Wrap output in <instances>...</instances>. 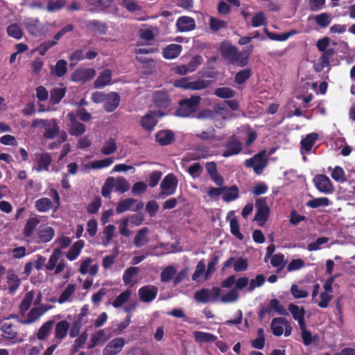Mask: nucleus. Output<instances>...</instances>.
I'll return each mask as SVG.
<instances>
[{
    "label": "nucleus",
    "instance_id": "nucleus-42",
    "mask_svg": "<svg viewBox=\"0 0 355 355\" xmlns=\"http://www.w3.org/2000/svg\"><path fill=\"white\" fill-rule=\"evenodd\" d=\"M52 123L49 122V125H47L45 128L44 137L46 139H53L59 133V126L57 124L55 120H51Z\"/></svg>",
    "mask_w": 355,
    "mask_h": 355
},
{
    "label": "nucleus",
    "instance_id": "nucleus-13",
    "mask_svg": "<svg viewBox=\"0 0 355 355\" xmlns=\"http://www.w3.org/2000/svg\"><path fill=\"white\" fill-rule=\"evenodd\" d=\"M55 236V230L51 227H40L35 236L36 243H46L50 242Z\"/></svg>",
    "mask_w": 355,
    "mask_h": 355
},
{
    "label": "nucleus",
    "instance_id": "nucleus-26",
    "mask_svg": "<svg viewBox=\"0 0 355 355\" xmlns=\"http://www.w3.org/2000/svg\"><path fill=\"white\" fill-rule=\"evenodd\" d=\"M40 223V220L37 216L29 218L23 229L24 236L25 238L31 237Z\"/></svg>",
    "mask_w": 355,
    "mask_h": 355
},
{
    "label": "nucleus",
    "instance_id": "nucleus-19",
    "mask_svg": "<svg viewBox=\"0 0 355 355\" xmlns=\"http://www.w3.org/2000/svg\"><path fill=\"white\" fill-rule=\"evenodd\" d=\"M175 140V135L171 130H162L155 135V141L160 146H167Z\"/></svg>",
    "mask_w": 355,
    "mask_h": 355
},
{
    "label": "nucleus",
    "instance_id": "nucleus-58",
    "mask_svg": "<svg viewBox=\"0 0 355 355\" xmlns=\"http://www.w3.org/2000/svg\"><path fill=\"white\" fill-rule=\"evenodd\" d=\"M117 149L116 142L114 139H110L105 141L104 146L101 148V153L108 155L114 153Z\"/></svg>",
    "mask_w": 355,
    "mask_h": 355
},
{
    "label": "nucleus",
    "instance_id": "nucleus-15",
    "mask_svg": "<svg viewBox=\"0 0 355 355\" xmlns=\"http://www.w3.org/2000/svg\"><path fill=\"white\" fill-rule=\"evenodd\" d=\"M238 49L234 45H223L220 47V53L225 60L231 64H235L237 61Z\"/></svg>",
    "mask_w": 355,
    "mask_h": 355
},
{
    "label": "nucleus",
    "instance_id": "nucleus-24",
    "mask_svg": "<svg viewBox=\"0 0 355 355\" xmlns=\"http://www.w3.org/2000/svg\"><path fill=\"white\" fill-rule=\"evenodd\" d=\"M87 26L94 33L101 35H105L108 30V25L107 23L102 22L96 19L87 21Z\"/></svg>",
    "mask_w": 355,
    "mask_h": 355
},
{
    "label": "nucleus",
    "instance_id": "nucleus-60",
    "mask_svg": "<svg viewBox=\"0 0 355 355\" xmlns=\"http://www.w3.org/2000/svg\"><path fill=\"white\" fill-rule=\"evenodd\" d=\"M139 268L137 267L131 266L128 268L123 272V281L125 285H128L131 283L132 277L138 272Z\"/></svg>",
    "mask_w": 355,
    "mask_h": 355
},
{
    "label": "nucleus",
    "instance_id": "nucleus-39",
    "mask_svg": "<svg viewBox=\"0 0 355 355\" xmlns=\"http://www.w3.org/2000/svg\"><path fill=\"white\" fill-rule=\"evenodd\" d=\"M69 327V323L66 320H62L56 324L55 329V337L58 339L64 338Z\"/></svg>",
    "mask_w": 355,
    "mask_h": 355
},
{
    "label": "nucleus",
    "instance_id": "nucleus-47",
    "mask_svg": "<svg viewBox=\"0 0 355 355\" xmlns=\"http://www.w3.org/2000/svg\"><path fill=\"white\" fill-rule=\"evenodd\" d=\"M194 338L197 342L209 343L215 342L217 339V337L211 333L196 331L194 333Z\"/></svg>",
    "mask_w": 355,
    "mask_h": 355
},
{
    "label": "nucleus",
    "instance_id": "nucleus-12",
    "mask_svg": "<svg viewBox=\"0 0 355 355\" xmlns=\"http://www.w3.org/2000/svg\"><path fill=\"white\" fill-rule=\"evenodd\" d=\"M157 293V288L152 285L144 286L138 291L141 301L146 303L153 301L156 298Z\"/></svg>",
    "mask_w": 355,
    "mask_h": 355
},
{
    "label": "nucleus",
    "instance_id": "nucleus-46",
    "mask_svg": "<svg viewBox=\"0 0 355 355\" xmlns=\"http://www.w3.org/2000/svg\"><path fill=\"white\" fill-rule=\"evenodd\" d=\"M177 270L173 266H168L163 269L160 275V279L162 282H170L176 275Z\"/></svg>",
    "mask_w": 355,
    "mask_h": 355
},
{
    "label": "nucleus",
    "instance_id": "nucleus-8",
    "mask_svg": "<svg viewBox=\"0 0 355 355\" xmlns=\"http://www.w3.org/2000/svg\"><path fill=\"white\" fill-rule=\"evenodd\" d=\"M96 75L95 70L91 68H80L71 74V80L75 83L86 82L92 80Z\"/></svg>",
    "mask_w": 355,
    "mask_h": 355
},
{
    "label": "nucleus",
    "instance_id": "nucleus-14",
    "mask_svg": "<svg viewBox=\"0 0 355 355\" xmlns=\"http://www.w3.org/2000/svg\"><path fill=\"white\" fill-rule=\"evenodd\" d=\"M6 282L8 284V293L14 295L21 285V279L15 271L10 269L7 271Z\"/></svg>",
    "mask_w": 355,
    "mask_h": 355
},
{
    "label": "nucleus",
    "instance_id": "nucleus-37",
    "mask_svg": "<svg viewBox=\"0 0 355 355\" xmlns=\"http://www.w3.org/2000/svg\"><path fill=\"white\" fill-rule=\"evenodd\" d=\"M35 207L40 212H46L52 209L53 202L49 198L44 197L35 201Z\"/></svg>",
    "mask_w": 355,
    "mask_h": 355
},
{
    "label": "nucleus",
    "instance_id": "nucleus-56",
    "mask_svg": "<svg viewBox=\"0 0 355 355\" xmlns=\"http://www.w3.org/2000/svg\"><path fill=\"white\" fill-rule=\"evenodd\" d=\"M209 293V289L202 288L195 293L194 297L199 302L207 303L211 301Z\"/></svg>",
    "mask_w": 355,
    "mask_h": 355
},
{
    "label": "nucleus",
    "instance_id": "nucleus-4",
    "mask_svg": "<svg viewBox=\"0 0 355 355\" xmlns=\"http://www.w3.org/2000/svg\"><path fill=\"white\" fill-rule=\"evenodd\" d=\"M178 179L173 173L166 175L160 184L162 191L158 198H164L166 196H171L175 193L178 186Z\"/></svg>",
    "mask_w": 355,
    "mask_h": 355
},
{
    "label": "nucleus",
    "instance_id": "nucleus-38",
    "mask_svg": "<svg viewBox=\"0 0 355 355\" xmlns=\"http://www.w3.org/2000/svg\"><path fill=\"white\" fill-rule=\"evenodd\" d=\"M275 311L279 315H288V313L286 311V308L279 304V302L277 299L273 298L270 300L269 305L267 306V311Z\"/></svg>",
    "mask_w": 355,
    "mask_h": 355
},
{
    "label": "nucleus",
    "instance_id": "nucleus-27",
    "mask_svg": "<svg viewBox=\"0 0 355 355\" xmlns=\"http://www.w3.org/2000/svg\"><path fill=\"white\" fill-rule=\"evenodd\" d=\"M182 50V47L180 44H171L163 49V57L166 59H174L179 56Z\"/></svg>",
    "mask_w": 355,
    "mask_h": 355
},
{
    "label": "nucleus",
    "instance_id": "nucleus-1",
    "mask_svg": "<svg viewBox=\"0 0 355 355\" xmlns=\"http://www.w3.org/2000/svg\"><path fill=\"white\" fill-rule=\"evenodd\" d=\"M201 98L198 95L191 96L179 101V106L175 111V115L180 117H187L195 112L200 104Z\"/></svg>",
    "mask_w": 355,
    "mask_h": 355
},
{
    "label": "nucleus",
    "instance_id": "nucleus-54",
    "mask_svg": "<svg viewBox=\"0 0 355 355\" xmlns=\"http://www.w3.org/2000/svg\"><path fill=\"white\" fill-rule=\"evenodd\" d=\"M214 94L221 98H231L234 96L235 92L230 87H218L215 89Z\"/></svg>",
    "mask_w": 355,
    "mask_h": 355
},
{
    "label": "nucleus",
    "instance_id": "nucleus-57",
    "mask_svg": "<svg viewBox=\"0 0 355 355\" xmlns=\"http://www.w3.org/2000/svg\"><path fill=\"white\" fill-rule=\"evenodd\" d=\"M114 185V178H108L102 187L101 193L104 198H110Z\"/></svg>",
    "mask_w": 355,
    "mask_h": 355
},
{
    "label": "nucleus",
    "instance_id": "nucleus-33",
    "mask_svg": "<svg viewBox=\"0 0 355 355\" xmlns=\"http://www.w3.org/2000/svg\"><path fill=\"white\" fill-rule=\"evenodd\" d=\"M148 234V229L147 227L140 229L136 234L134 239V245L137 248H141L147 244L149 241V239L147 238Z\"/></svg>",
    "mask_w": 355,
    "mask_h": 355
},
{
    "label": "nucleus",
    "instance_id": "nucleus-16",
    "mask_svg": "<svg viewBox=\"0 0 355 355\" xmlns=\"http://www.w3.org/2000/svg\"><path fill=\"white\" fill-rule=\"evenodd\" d=\"M169 95L164 91H157L153 95V103L155 106L162 109H166L171 106Z\"/></svg>",
    "mask_w": 355,
    "mask_h": 355
},
{
    "label": "nucleus",
    "instance_id": "nucleus-7",
    "mask_svg": "<svg viewBox=\"0 0 355 355\" xmlns=\"http://www.w3.org/2000/svg\"><path fill=\"white\" fill-rule=\"evenodd\" d=\"M125 345V340L119 337L110 341L103 350V355H117Z\"/></svg>",
    "mask_w": 355,
    "mask_h": 355
},
{
    "label": "nucleus",
    "instance_id": "nucleus-53",
    "mask_svg": "<svg viewBox=\"0 0 355 355\" xmlns=\"http://www.w3.org/2000/svg\"><path fill=\"white\" fill-rule=\"evenodd\" d=\"M7 33L10 37L20 40L23 36V31L19 25L14 23L7 27Z\"/></svg>",
    "mask_w": 355,
    "mask_h": 355
},
{
    "label": "nucleus",
    "instance_id": "nucleus-31",
    "mask_svg": "<svg viewBox=\"0 0 355 355\" xmlns=\"http://www.w3.org/2000/svg\"><path fill=\"white\" fill-rule=\"evenodd\" d=\"M62 87H54L50 92V102L53 105L58 104L66 94V87L61 85Z\"/></svg>",
    "mask_w": 355,
    "mask_h": 355
},
{
    "label": "nucleus",
    "instance_id": "nucleus-18",
    "mask_svg": "<svg viewBox=\"0 0 355 355\" xmlns=\"http://www.w3.org/2000/svg\"><path fill=\"white\" fill-rule=\"evenodd\" d=\"M121 101L120 96L115 92L107 94L106 100L103 105L104 110L107 112H114L119 105Z\"/></svg>",
    "mask_w": 355,
    "mask_h": 355
},
{
    "label": "nucleus",
    "instance_id": "nucleus-23",
    "mask_svg": "<svg viewBox=\"0 0 355 355\" xmlns=\"http://www.w3.org/2000/svg\"><path fill=\"white\" fill-rule=\"evenodd\" d=\"M24 24L30 35L38 36L41 34L42 28L38 19H27L24 21Z\"/></svg>",
    "mask_w": 355,
    "mask_h": 355
},
{
    "label": "nucleus",
    "instance_id": "nucleus-52",
    "mask_svg": "<svg viewBox=\"0 0 355 355\" xmlns=\"http://www.w3.org/2000/svg\"><path fill=\"white\" fill-rule=\"evenodd\" d=\"M76 291V285L74 284H69L65 288V289L60 294L58 302L60 304H62L67 302L69 297L74 293Z\"/></svg>",
    "mask_w": 355,
    "mask_h": 355
},
{
    "label": "nucleus",
    "instance_id": "nucleus-5",
    "mask_svg": "<svg viewBox=\"0 0 355 355\" xmlns=\"http://www.w3.org/2000/svg\"><path fill=\"white\" fill-rule=\"evenodd\" d=\"M257 212L254 220L259 223V225H263L268 220L270 209L267 205L265 198H259L256 200Z\"/></svg>",
    "mask_w": 355,
    "mask_h": 355
},
{
    "label": "nucleus",
    "instance_id": "nucleus-35",
    "mask_svg": "<svg viewBox=\"0 0 355 355\" xmlns=\"http://www.w3.org/2000/svg\"><path fill=\"white\" fill-rule=\"evenodd\" d=\"M137 202V200L136 199L132 198L120 200L116 207V214H120L131 209V207Z\"/></svg>",
    "mask_w": 355,
    "mask_h": 355
},
{
    "label": "nucleus",
    "instance_id": "nucleus-62",
    "mask_svg": "<svg viewBox=\"0 0 355 355\" xmlns=\"http://www.w3.org/2000/svg\"><path fill=\"white\" fill-rule=\"evenodd\" d=\"M288 310L291 313L293 318L295 320H299V318H303L305 315L304 308H300L297 305L294 304H290L288 305Z\"/></svg>",
    "mask_w": 355,
    "mask_h": 355
},
{
    "label": "nucleus",
    "instance_id": "nucleus-61",
    "mask_svg": "<svg viewBox=\"0 0 355 355\" xmlns=\"http://www.w3.org/2000/svg\"><path fill=\"white\" fill-rule=\"evenodd\" d=\"M105 336V331L103 329L97 331L96 333L93 334L90 338V342L88 344V349L94 348L101 340V339Z\"/></svg>",
    "mask_w": 355,
    "mask_h": 355
},
{
    "label": "nucleus",
    "instance_id": "nucleus-36",
    "mask_svg": "<svg viewBox=\"0 0 355 355\" xmlns=\"http://www.w3.org/2000/svg\"><path fill=\"white\" fill-rule=\"evenodd\" d=\"M54 324L53 320H48L44 322L39 329L37 338L40 340H44L50 334L53 325Z\"/></svg>",
    "mask_w": 355,
    "mask_h": 355
},
{
    "label": "nucleus",
    "instance_id": "nucleus-9",
    "mask_svg": "<svg viewBox=\"0 0 355 355\" xmlns=\"http://www.w3.org/2000/svg\"><path fill=\"white\" fill-rule=\"evenodd\" d=\"M313 182L315 187L322 193H331L334 191V187L329 178L325 175H317Z\"/></svg>",
    "mask_w": 355,
    "mask_h": 355
},
{
    "label": "nucleus",
    "instance_id": "nucleus-41",
    "mask_svg": "<svg viewBox=\"0 0 355 355\" xmlns=\"http://www.w3.org/2000/svg\"><path fill=\"white\" fill-rule=\"evenodd\" d=\"M252 76L250 69H244L238 71L234 76V83L241 85L244 84Z\"/></svg>",
    "mask_w": 355,
    "mask_h": 355
},
{
    "label": "nucleus",
    "instance_id": "nucleus-22",
    "mask_svg": "<svg viewBox=\"0 0 355 355\" xmlns=\"http://www.w3.org/2000/svg\"><path fill=\"white\" fill-rule=\"evenodd\" d=\"M0 329L3 332L2 336L6 340L15 339L17 336V327L10 322H4Z\"/></svg>",
    "mask_w": 355,
    "mask_h": 355
},
{
    "label": "nucleus",
    "instance_id": "nucleus-28",
    "mask_svg": "<svg viewBox=\"0 0 355 355\" xmlns=\"http://www.w3.org/2000/svg\"><path fill=\"white\" fill-rule=\"evenodd\" d=\"M157 121L155 119V113L150 111L141 119L142 128L147 131H152L157 125Z\"/></svg>",
    "mask_w": 355,
    "mask_h": 355
},
{
    "label": "nucleus",
    "instance_id": "nucleus-63",
    "mask_svg": "<svg viewBox=\"0 0 355 355\" xmlns=\"http://www.w3.org/2000/svg\"><path fill=\"white\" fill-rule=\"evenodd\" d=\"M58 43V40H47L41 43L37 47V51L39 52L40 55H44L49 49L56 45Z\"/></svg>",
    "mask_w": 355,
    "mask_h": 355
},
{
    "label": "nucleus",
    "instance_id": "nucleus-40",
    "mask_svg": "<svg viewBox=\"0 0 355 355\" xmlns=\"http://www.w3.org/2000/svg\"><path fill=\"white\" fill-rule=\"evenodd\" d=\"M223 199L225 202H231L239 197V190L237 186L233 185L230 187H227V189L224 191Z\"/></svg>",
    "mask_w": 355,
    "mask_h": 355
},
{
    "label": "nucleus",
    "instance_id": "nucleus-21",
    "mask_svg": "<svg viewBox=\"0 0 355 355\" xmlns=\"http://www.w3.org/2000/svg\"><path fill=\"white\" fill-rule=\"evenodd\" d=\"M92 261V258L87 257L82 261L79 268V272L80 274L86 275L89 273L92 276H96L97 275L99 268L98 264L92 265L89 269H88Z\"/></svg>",
    "mask_w": 355,
    "mask_h": 355
},
{
    "label": "nucleus",
    "instance_id": "nucleus-30",
    "mask_svg": "<svg viewBox=\"0 0 355 355\" xmlns=\"http://www.w3.org/2000/svg\"><path fill=\"white\" fill-rule=\"evenodd\" d=\"M287 323V320L284 318H275L272 319L270 327L272 334L276 336H280L284 333V324Z\"/></svg>",
    "mask_w": 355,
    "mask_h": 355
},
{
    "label": "nucleus",
    "instance_id": "nucleus-44",
    "mask_svg": "<svg viewBox=\"0 0 355 355\" xmlns=\"http://www.w3.org/2000/svg\"><path fill=\"white\" fill-rule=\"evenodd\" d=\"M264 31L266 35L272 40L274 41H286L287 40L291 35L295 34L296 31L292 30L287 33H283L281 34H277L275 33H271L268 31L267 28L264 29Z\"/></svg>",
    "mask_w": 355,
    "mask_h": 355
},
{
    "label": "nucleus",
    "instance_id": "nucleus-10",
    "mask_svg": "<svg viewBox=\"0 0 355 355\" xmlns=\"http://www.w3.org/2000/svg\"><path fill=\"white\" fill-rule=\"evenodd\" d=\"M225 150L223 152V157H228L239 154L242 149V143L235 137L231 138L225 145Z\"/></svg>",
    "mask_w": 355,
    "mask_h": 355
},
{
    "label": "nucleus",
    "instance_id": "nucleus-50",
    "mask_svg": "<svg viewBox=\"0 0 355 355\" xmlns=\"http://www.w3.org/2000/svg\"><path fill=\"white\" fill-rule=\"evenodd\" d=\"M46 309L35 307L31 309L27 315V319L24 321V324H31L35 322L44 313Z\"/></svg>",
    "mask_w": 355,
    "mask_h": 355
},
{
    "label": "nucleus",
    "instance_id": "nucleus-3",
    "mask_svg": "<svg viewBox=\"0 0 355 355\" xmlns=\"http://www.w3.org/2000/svg\"><path fill=\"white\" fill-rule=\"evenodd\" d=\"M266 150H263L254 155L252 157L245 159L244 165L247 168H252L257 175L262 174L264 168L268 165Z\"/></svg>",
    "mask_w": 355,
    "mask_h": 355
},
{
    "label": "nucleus",
    "instance_id": "nucleus-2",
    "mask_svg": "<svg viewBox=\"0 0 355 355\" xmlns=\"http://www.w3.org/2000/svg\"><path fill=\"white\" fill-rule=\"evenodd\" d=\"M211 83V80H206L202 78L191 80L190 78L184 77L176 80L174 82L173 85L177 88L196 91L209 87Z\"/></svg>",
    "mask_w": 355,
    "mask_h": 355
},
{
    "label": "nucleus",
    "instance_id": "nucleus-51",
    "mask_svg": "<svg viewBox=\"0 0 355 355\" xmlns=\"http://www.w3.org/2000/svg\"><path fill=\"white\" fill-rule=\"evenodd\" d=\"M284 255L282 253L274 254L271 257L270 263L273 267H277V272H280L284 267Z\"/></svg>",
    "mask_w": 355,
    "mask_h": 355
},
{
    "label": "nucleus",
    "instance_id": "nucleus-17",
    "mask_svg": "<svg viewBox=\"0 0 355 355\" xmlns=\"http://www.w3.org/2000/svg\"><path fill=\"white\" fill-rule=\"evenodd\" d=\"M180 32H187L196 28V21L193 18L188 16L180 17L175 24Z\"/></svg>",
    "mask_w": 355,
    "mask_h": 355
},
{
    "label": "nucleus",
    "instance_id": "nucleus-48",
    "mask_svg": "<svg viewBox=\"0 0 355 355\" xmlns=\"http://www.w3.org/2000/svg\"><path fill=\"white\" fill-rule=\"evenodd\" d=\"M131 295L132 291L130 290L127 289L124 291L121 294H119V295L117 296L116 299L113 301L112 306L114 308L121 307L123 304L128 301V300L130 298Z\"/></svg>",
    "mask_w": 355,
    "mask_h": 355
},
{
    "label": "nucleus",
    "instance_id": "nucleus-45",
    "mask_svg": "<svg viewBox=\"0 0 355 355\" xmlns=\"http://www.w3.org/2000/svg\"><path fill=\"white\" fill-rule=\"evenodd\" d=\"M62 255L60 248H55L53 250V253L51 254L48 263L45 266L47 270H53Z\"/></svg>",
    "mask_w": 355,
    "mask_h": 355
},
{
    "label": "nucleus",
    "instance_id": "nucleus-43",
    "mask_svg": "<svg viewBox=\"0 0 355 355\" xmlns=\"http://www.w3.org/2000/svg\"><path fill=\"white\" fill-rule=\"evenodd\" d=\"M330 205V200L327 197L313 198L306 202V206L316 209L320 207H327Z\"/></svg>",
    "mask_w": 355,
    "mask_h": 355
},
{
    "label": "nucleus",
    "instance_id": "nucleus-20",
    "mask_svg": "<svg viewBox=\"0 0 355 355\" xmlns=\"http://www.w3.org/2000/svg\"><path fill=\"white\" fill-rule=\"evenodd\" d=\"M254 50V46L250 44L245 46L241 51L237 52V61L235 64L240 67H245L248 63V60Z\"/></svg>",
    "mask_w": 355,
    "mask_h": 355
},
{
    "label": "nucleus",
    "instance_id": "nucleus-25",
    "mask_svg": "<svg viewBox=\"0 0 355 355\" xmlns=\"http://www.w3.org/2000/svg\"><path fill=\"white\" fill-rule=\"evenodd\" d=\"M112 73L109 69H106L101 72L98 77L96 79L94 83L95 88H102L105 86L110 84L112 80Z\"/></svg>",
    "mask_w": 355,
    "mask_h": 355
},
{
    "label": "nucleus",
    "instance_id": "nucleus-64",
    "mask_svg": "<svg viewBox=\"0 0 355 355\" xmlns=\"http://www.w3.org/2000/svg\"><path fill=\"white\" fill-rule=\"evenodd\" d=\"M33 300V294L32 292L27 293L19 305L21 312L24 313L27 311L32 304Z\"/></svg>",
    "mask_w": 355,
    "mask_h": 355
},
{
    "label": "nucleus",
    "instance_id": "nucleus-11",
    "mask_svg": "<svg viewBox=\"0 0 355 355\" xmlns=\"http://www.w3.org/2000/svg\"><path fill=\"white\" fill-rule=\"evenodd\" d=\"M35 161L37 164L35 170L37 172L42 171H49V166L52 162V157L51 155L47 153H36L35 154Z\"/></svg>",
    "mask_w": 355,
    "mask_h": 355
},
{
    "label": "nucleus",
    "instance_id": "nucleus-34",
    "mask_svg": "<svg viewBox=\"0 0 355 355\" xmlns=\"http://www.w3.org/2000/svg\"><path fill=\"white\" fill-rule=\"evenodd\" d=\"M318 138V135L317 133H311L307 135L306 137L302 139L300 142L302 149H304L306 152H309L312 149Z\"/></svg>",
    "mask_w": 355,
    "mask_h": 355
},
{
    "label": "nucleus",
    "instance_id": "nucleus-55",
    "mask_svg": "<svg viewBox=\"0 0 355 355\" xmlns=\"http://www.w3.org/2000/svg\"><path fill=\"white\" fill-rule=\"evenodd\" d=\"M230 232L236 239L241 241L244 239L243 234L240 232L239 224L237 218L234 217L230 220Z\"/></svg>",
    "mask_w": 355,
    "mask_h": 355
},
{
    "label": "nucleus",
    "instance_id": "nucleus-32",
    "mask_svg": "<svg viewBox=\"0 0 355 355\" xmlns=\"http://www.w3.org/2000/svg\"><path fill=\"white\" fill-rule=\"evenodd\" d=\"M67 71V62L61 59L57 61L54 67H51V73L52 75L61 78L65 75Z\"/></svg>",
    "mask_w": 355,
    "mask_h": 355
},
{
    "label": "nucleus",
    "instance_id": "nucleus-59",
    "mask_svg": "<svg viewBox=\"0 0 355 355\" xmlns=\"http://www.w3.org/2000/svg\"><path fill=\"white\" fill-rule=\"evenodd\" d=\"M114 187L115 191L123 193L129 190L130 184L125 178H121L114 181Z\"/></svg>",
    "mask_w": 355,
    "mask_h": 355
},
{
    "label": "nucleus",
    "instance_id": "nucleus-49",
    "mask_svg": "<svg viewBox=\"0 0 355 355\" xmlns=\"http://www.w3.org/2000/svg\"><path fill=\"white\" fill-rule=\"evenodd\" d=\"M320 58V63L322 68L328 67L330 65V60L333 58L336 51L334 48L328 49L324 51Z\"/></svg>",
    "mask_w": 355,
    "mask_h": 355
},
{
    "label": "nucleus",
    "instance_id": "nucleus-6",
    "mask_svg": "<svg viewBox=\"0 0 355 355\" xmlns=\"http://www.w3.org/2000/svg\"><path fill=\"white\" fill-rule=\"evenodd\" d=\"M67 118L70 121V127L69 132L71 135L79 137L83 135L86 131V126L83 123L77 121L76 114L71 112L68 113Z\"/></svg>",
    "mask_w": 355,
    "mask_h": 355
},
{
    "label": "nucleus",
    "instance_id": "nucleus-29",
    "mask_svg": "<svg viewBox=\"0 0 355 355\" xmlns=\"http://www.w3.org/2000/svg\"><path fill=\"white\" fill-rule=\"evenodd\" d=\"M85 246L83 240H78L75 242L67 252L66 257L69 261H74L78 258L82 249Z\"/></svg>",
    "mask_w": 355,
    "mask_h": 355
}]
</instances>
